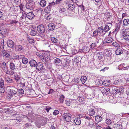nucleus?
Returning a JSON list of instances; mask_svg holds the SVG:
<instances>
[{"mask_svg":"<svg viewBox=\"0 0 129 129\" xmlns=\"http://www.w3.org/2000/svg\"><path fill=\"white\" fill-rule=\"evenodd\" d=\"M40 58L42 59V61L44 62V61H48L50 58V53L48 52H45L42 53V56H40Z\"/></svg>","mask_w":129,"mask_h":129,"instance_id":"obj_1","label":"nucleus"},{"mask_svg":"<svg viewBox=\"0 0 129 129\" xmlns=\"http://www.w3.org/2000/svg\"><path fill=\"white\" fill-rule=\"evenodd\" d=\"M72 115L69 113H64L63 114L62 117L63 120L68 122H72L71 118Z\"/></svg>","mask_w":129,"mask_h":129,"instance_id":"obj_2","label":"nucleus"},{"mask_svg":"<svg viewBox=\"0 0 129 129\" xmlns=\"http://www.w3.org/2000/svg\"><path fill=\"white\" fill-rule=\"evenodd\" d=\"M45 28L44 25L42 24L40 25L37 27L38 31L40 34H43L45 32Z\"/></svg>","mask_w":129,"mask_h":129,"instance_id":"obj_3","label":"nucleus"},{"mask_svg":"<svg viewBox=\"0 0 129 129\" xmlns=\"http://www.w3.org/2000/svg\"><path fill=\"white\" fill-rule=\"evenodd\" d=\"M1 67L4 72L6 74L9 70L8 67L7 66L6 64L4 62L1 63Z\"/></svg>","mask_w":129,"mask_h":129,"instance_id":"obj_4","label":"nucleus"},{"mask_svg":"<svg viewBox=\"0 0 129 129\" xmlns=\"http://www.w3.org/2000/svg\"><path fill=\"white\" fill-rule=\"evenodd\" d=\"M1 55L7 59H9L10 57V52L7 51H4L1 53Z\"/></svg>","mask_w":129,"mask_h":129,"instance_id":"obj_5","label":"nucleus"},{"mask_svg":"<svg viewBox=\"0 0 129 129\" xmlns=\"http://www.w3.org/2000/svg\"><path fill=\"white\" fill-rule=\"evenodd\" d=\"M17 89L16 88L13 86L11 87V89L10 90L9 94L11 96L15 95L17 92Z\"/></svg>","mask_w":129,"mask_h":129,"instance_id":"obj_6","label":"nucleus"},{"mask_svg":"<svg viewBox=\"0 0 129 129\" xmlns=\"http://www.w3.org/2000/svg\"><path fill=\"white\" fill-rule=\"evenodd\" d=\"M96 30L98 33H99V35L100 36L104 37V36L105 33V32H104L103 29V27L102 26L98 27V29Z\"/></svg>","mask_w":129,"mask_h":129,"instance_id":"obj_7","label":"nucleus"},{"mask_svg":"<svg viewBox=\"0 0 129 129\" xmlns=\"http://www.w3.org/2000/svg\"><path fill=\"white\" fill-rule=\"evenodd\" d=\"M34 2H28L26 4V8L28 9H32L34 7Z\"/></svg>","mask_w":129,"mask_h":129,"instance_id":"obj_8","label":"nucleus"},{"mask_svg":"<svg viewBox=\"0 0 129 129\" xmlns=\"http://www.w3.org/2000/svg\"><path fill=\"white\" fill-rule=\"evenodd\" d=\"M36 69L38 71H40L43 69V65L42 62L38 63L36 67Z\"/></svg>","mask_w":129,"mask_h":129,"instance_id":"obj_9","label":"nucleus"},{"mask_svg":"<svg viewBox=\"0 0 129 129\" xmlns=\"http://www.w3.org/2000/svg\"><path fill=\"white\" fill-rule=\"evenodd\" d=\"M112 92L114 94H118L120 92H122V89L120 88H115L113 89Z\"/></svg>","mask_w":129,"mask_h":129,"instance_id":"obj_10","label":"nucleus"},{"mask_svg":"<svg viewBox=\"0 0 129 129\" xmlns=\"http://www.w3.org/2000/svg\"><path fill=\"white\" fill-rule=\"evenodd\" d=\"M26 17L27 18L31 20L34 17V15L32 12H30L26 14Z\"/></svg>","mask_w":129,"mask_h":129,"instance_id":"obj_11","label":"nucleus"},{"mask_svg":"<svg viewBox=\"0 0 129 129\" xmlns=\"http://www.w3.org/2000/svg\"><path fill=\"white\" fill-rule=\"evenodd\" d=\"M7 44L8 47L12 48L14 46V43L12 41L9 40L7 41Z\"/></svg>","mask_w":129,"mask_h":129,"instance_id":"obj_12","label":"nucleus"},{"mask_svg":"<svg viewBox=\"0 0 129 129\" xmlns=\"http://www.w3.org/2000/svg\"><path fill=\"white\" fill-rule=\"evenodd\" d=\"M97 55L98 59L100 61H102L104 56V55L103 53L101 52H99L97 53Z\"/></svg>","mask_w":129,"mask_h":129,"instance_id":"obj_13","label":"nucleus"},{"mask_svg":"<svg viewBox=\"0 0 129 129\" xmlns=\"http://www.w3.org/2000/svg\"><path fill=\"white\" fill-rule=\"evenodd\" d=\"M112 39L110 37H107L105 38L103 41V43H110L112 42Z\"/></svg>","mask_w":129,"mask_h":129,"instance_id":"obj_14","label":"nucleus"},{"mask_svg":"<svg viewBox=\"0 0 129 129\" xmlns=\"http://www.w3.org/2000/svg\"><path fill=\"white\" fill-rule=\"evenodd\" d=\"M110 92V89L108 88H104L102 91V93L105 95H107Z\"/></svg>","mask_w":129,"mask_h":129,"instance_id":"obj_15","label":"nucleus"},{"mask_svg":"<svg viewBox=\"0 0 129 129\" xmlns=\"http://www.w3.org/2000/svg\"><path fill=\"white\" fill-rule=\"evenodd\" d=\"M87 122L88 123V125L92 128L93 126L94 122V121L91 119L87 121Z\"/></svg>","mask_w":129,"mask_h":129,"instance_id":"obj_16","label":"nucleus"},{"mask_svg":"<svg viewBox=\"0 0 129 129\" xmlns=\"http://www.w3.org/2000/svg\"><path fill=\"white\" fill-rule=\"evenodd\" d=\"M23 48L21 45H16L15 47V50L16 51L21 52Z\"/></svg>","mask_w":129,"mask_h":129,"instance_id":"obj_17","label":"nucleus"},{"mask_svg":"<svg viewBox=\"0 0 129 129\" xmlns=\"http://www.w3.org/2000/svg\"><path fill=\"white\" fill-rule=\"evenodd\" d=\"M81 120L79 117L76 118L74 120L75 123L77 125H79L81 124Z\"/></svg>","mask_w":129,"mask_h":129,"instance_id":"obj_18","label":"nucleus"},{"mask_svg":"<svg viewBox=\"0 0 129 129\" xmlns=\"http://www.w3.org/2000/svg\"><path fill=\"white\" fill-rule=\"evenodd\" d=\"M29 63L30 66L33 67H34L36 66L37 64L36 61L34 60H31L29 62Z\"/></svg>","mask_w":129,"mask_h":129,"instance_id":"obj_19","label":"nucleus"},{"mask_svg":"<svg viewBox=\"0 0 129 129\" xmlns=\"http://www.w3.org/2000/svg\"><path fill=\"white\" fill-rule=\"evenodd\" d=\"M122 83V81L121 79H118V80H115L114 81V83L115 85H118Z\"/></svg>","mask_w":129,"mask_h":129,"instance_id":"obj_20","label":"nucleus"},{"mask_svg":"<svg viewBox=\"0 0 129 129\" xmlns=\"http://www.w3.org/2000/svg\"><path fill=\"white\" fill-rule=\"evenodd\" d=\"M49 29L51 31H52L54 30L55 28L54 24L52 23H50L48 25Z\"/></svg>","mask_w":129,"mask_h":129,"instance_id":"obj_21","label":"nucleus"},{"mask_svg":"<svg viewBox=\"0 0 129 129\" xmlns=\"http://www.w3.org/2000/svg\"><path fill=\"white\" fill-rule=\"evenodd\" d=\"M5 81L7 83H11L13 82V80L11 79L8 77H6L5 79Z\"/></svg>","mask_w":129,"mask_h":129,"instance_id":"obj_22","label":"nucleus"},{"mask_svg":"<svg viewBox=\"0 0 129 129\" xmlns=\"http://www.w3.org/2000/svg\"><path fill=\"white\" fill-rule=\"evenodd\" d=\"M116 54L117 55H120L123 53L122 50L120 48H118L116 51Z\"/></svg>","mask_w":129,"mask_h":129,"instance_id":"obj_23","label":"nucleus"},{"mask_svg":"<svg viewBox=\"0 0 129 129\" xmlns=\"http://www.w3.org/2000/svg\"><path fill=\"white\" fill-rule=\"evenodd\" d=\"M123 23L124 26H128L129 25V20L127 19H124L123 21Z\"/></svg>","mask_w":129,"mask_h":129,"instance_id":"obj_24","label":"nucleus"},{"mask_svg":"<svg viewBox=\"0 0 129 129\" xmlns=\"http://www.w3.org/2000/svg\"><path fill=\"white\" fill-rule=\"evenodd\" d=\"M95 121L97 122H100L102 120V118L101 116L97 115L95 116Z\"/></svg>","mask_w":129,"mask_h":129,"instance_id":"obj_25","label":"nucleus"},{"mask_svg":"<svg viewBox=\"0 0 129 129\" xmlns=\"http://www.w3.org/2000/svg\"><path fill=\"white\" fill-rule=\"evenodd\" d=\"M115 29L114 31L115 32H117L119 31L120 28V26L119 24L116 23L115 24Z\"/></svg>","mask_w":129,"mask_h":129,"instance_id":"obj_26","label":"nucleus"},{"mask_svg":"<svg viewBox=\"0 0 129 129\" xmlns=\"http://www.w3.org/2000/svg\"><path fill=\"white\" fill-rule=\"evenodd\" d=\"M46 4V1L45 0H41L40 3V5L42 7H45Z\"/></svg>","mask_w":129,"mask_h":129,"instance_id":"obj_27","label":"nucleus"},{"mask_svg":"<svg viewBox=\"0 0 129 129\" xmlns=\"http://www.w3.org/2000/svg\"><path fill=\"white\" fill-rule=\"evenodd\" d=\"M87 78L86 76H82L80 79V80L83 84H84L86 81Z\"/></svg>","mask_w":129,"mask_h":129,"instance_id":"obj_28","label":"nucleus"},{"mask_svg":"<svg viewBox=\"0 0 129 129\" xmlns=\"http://www.w3.org/2000/svg\"><path fill=\"white\" fill-rule=\"evenodd\" d=\"M9 68L10 69L13 70L15 68V66L13 63L11 62L9 64Z\"/></svg>","mask_w":129,"mask_h":129,"instance_id":"obj_29","label":"nucleus"},{"mask_svg":"<svg viewBox=\"0 0 129 129\" xmlns=\"http://www.w3.org/2000/svg\"><path fill=\"white\" fill-rule=\"evenodd\" d=\"M95 112L94 110L93 109H92L89 111V114H88L90 115L93 116L95 114Z\"/></svg>","mask_w":129,"mask_h":129,"instance_id":"obj_30","label":"nucleus"},{"mask_svg":"<svg viewBox=\"0 0 129 129\" xmlns=\"http://www.w3.org/2000/svg\"><path fill=\"white\" fill-rule=\"evenodd\" d=\"M110 29V28L109 26L108 25H105L103 29V30L104 32H105V33L107 32L108 30Z\"/></svg>","mask_w":129,"mask_h":129,"instance_id":"obj_31","label":"nucleus"},{"mask_svg":"<svg viewBox=\"0 0 129 129\" xmlns=\"http://www.w3.org/2000/svg\"><path fill=\"white\" fill-rule=\"evenodd\" d=\"M103 85L105 86H108L110 84V80H106L103 81Z\"/></svg>","mask_w":129,"mask_h":129,"instance_id":"obj_32","label":"nucleus"},{"mask_svg":"<svg viewBox=\"0 0 129 129\" xmlns=\"http://www.w3.org/2000/svg\"><path fill=\"white\" fill-rule=\"evenodd\" d=\"M123 38L126 40H129V35L128 34H124L123 36Z\"/></svg>","mask_w":129,"mask_h":129,"instance_id":"obj_33","label":"nucleus"},{"mask_svg":"<svg viewBox=\"0 0 129 129\" xmlns=\"http://www.w3.org/2000/svg\"><path fill=\"white\" fill-rule=\"evenodd\" d=\"M51 41L54 43H57L58 42V40L55 37H51Z\"/></svg>","mask_w":129,"mask_h":129,"instance_id":"obj_34","label":"nucleus"},{"mask_svg":"<svg viewBox=\"0 0 129 129\" xmlns=\"http://www.w3.org/2000/svg\"><path fill=\"white\" fill-rule=\"evenodd\" d=\"M35 11L39 14L41 15L43 11V9L41 8H39L37 9Z\"/></svg>","mask_w":129,"mask_h":129,"instance_id":"obj_35","label":"nucleus"},{"mask_svg":"<svg viewBox=\"0 0 129 129\" xmlns=\"http://www.w3.org/2000/svg\"><path fill=\"white\" fill-rule=\"evenodd\" d=\"M14 78L15 80L17 81H18L20 79L19 75L17 73L15 74Z\"/></svg>","mask_w":129,"mask_h":129,"instance_id":"obj_36","label":"nucleus"},{"mask_svg":"<svg viewBox=\"0 0 129 129\" xmlns=\"http://www.w3.org/2000/svg\"><path fill=\"white\" fill-rule=\"evenodd\" d=\"M26 12L25 11H23L22 13V16L20 18L21 19H22L26 18Z\"/></svg>","mask_w":129,"mask_h":129,"instance_id":"obj_37","label":"nucleus"},{"mask_svg":"<svg viewBox=\"0 0 129 129\" xmlns=\"http://www.w3.org/2000/svg\"><path fill=\"white\" fill-rule=\"evenodd\" d=\"M5 91V87L3 86H0V93H3Z\"/></svg>","mask_w":129,"mask_h":129,"instance_id":"obj_38","label":"nucleus"},{"mask_svg":"<svg viewBox=\"0 0 129 129\" xmlns=\"http://www.w3.org/2000/svg\"><path fill=\"white\" fill-rule=\"evenodd\" d=\"M64 98V96L63 95L60 96L59 98V99L61 103H63Z\"/></svg>","mask_w":129,"mask_h":129,"instance_id":"obj_39","label":"nucleus"},{"mask_svg":"<svg viewBox=\"0 0 129 129\" xmlns=\"http://www.w3.org/2000/svg\"><path fill=\"white\" fill-rule=\"evenodd\" d=\"M66 11V8H61L59 9V11L60 13L62 14Z\"/></svg>","mask_w":129,"mask_h":129,"instance_id":"obj_40","label":"nucleus"},{"mask_svg":"<svg viewBox=\"0 0 129 129\" xmlns=\"http://www.w3.org/2000/svg\"><path fill=\"white\" fill-rule=\"evenodd\" d=\"M7 74H9L11 76L13 75L14 74H15L14 72L13 71V70H11L10 71H8Z\"/></svg>","mask_w":129,"mask_h":129,"instance_id":"obj_41","label":"nucleus"},{"mask_svg":"<svg viewBox=\"0 0 129 129\" xmlns=\"http://www.w3.org/2000/svg\"><path fill=\"white\" fill-rule=\"evenodd\" d=\"M88 47L86 46H84L82 47V49L83 50L84 53L87 52L89 51L87 50Z\"/></svg>","mask_w":129,"mask_h":129,"instance_id":"obj_42","label":"nucleus"},{"mask_svg":"<svg viewBox=\"0 0 129 129\" xmlns=\"http://www.w3.org/2000/svg\"><path fill=\"white\" fill-rule=\"evenodd\" d=\"M28 61V59L25 58H23L22 59V63L24 64H26Z\"/></svg>","mask_w":129,"mask_h":129,"instance_id":"obj_43","label":"nucleus"},{"mask_svg":"<svg viewBox=\"0 0 129 129\" xmlns=\"http://www.w3.org/2000/svg\"><path fill=\"white\" fill-rule=\"evenodd\" d=\"M44 45L46 47H49L50 45V43L48 41H46L44 42Z\"/></svg>","mask_w":129,"mask_h":129,"instance_id":"obj_44","label":"nucleus"},{"mask_svg":"<svg viewBox=\"0 0 129 129\" xmlns=\"http://www.w3.org/2000/svg\"><path fill=\"white\" fill-rule=\"evenodd\" d=\"M37 34V31L35 30H32L30 32V34L32 36H35Z\"/></svg>","mask_w":129,"mask_h":129,"instance_id":"obj_45","label":"nucleus"},{"mask_svg":"<svg viewBox=\"0 0 129 129\" xmlns=\"http://www.w3.org/2000/svg\"><path fill=\"white\" fill-rule=\"evenodd\" d=\"M7 33V30L6 29L0 30V34L2 35H4Z\"/></svg>","mask_w":129,"mask_h":129,"instance_id":"obj_46","label":"nucleus"},{"mask_svg":"<svg viewBox=\"0 0 129 129\" xmlns=\"http://www.w3.org/2000/svg\"><path fill=\"white\" fill-rule=\"evenodd\" d=\"M27 39L28 41H29L30 43H34V39L32 38H31L30 37H28Z\"/></svg>","mask_w":129,"mask_h":129,"instance_id":"obj_47","label":"nucleus"},{"mask_svg":"<svg viewBox=\"0 0 129 129\" xmlns=\"http://www.w3.org/2000/svg\"><path fill=\"white\" fill-rule=\"evenodd\" d=\"M51 8L49 5L48 6L45 8V10L47 12H49L50 11Z\"/></svg>","mask_w":129,"mask_h":129,"instance_id":"obj_48","label":"nucleus"},{"mask_svg":"<svg viewBox=\"0 0 129 129\" xmlns=\"http://www.w3.org/2000/svg\"><path fill=\"white\" fill-rule=\"evenodd\" d=\"M66 104L68 106H70L72 103L71 102L70 100H66L65 101Z\"/></svg>","mask_w":129,"mask_h":129,"instance_id":"obj_49","label":"nucleus"},{"mask_svg":"<svg viewBox=\"0 0 129 129\" xmlns=\"http://www.w3.org/2000/svg\"><path fill=\"white\" fill-rule=\"evenodd\" d=\"M18 93L20 94H24V91L22 89H19L18 90Z\"/></svg>","mask_w":129,"mask_h":129,"instance_id":"obj_50","label":"nucleus"},{"mask_svg":"<svg viewBox=\"0 0 129 129\" xmlns=\"http://www.w3.org/2000/svg\"><path fill=\"white\" fill-rule=\"evenodd\" d=\"M48 61H44V63L46 66L48 68H50L51 67V64L50 63L48 62Z\"/></svg>","mask_w":129,"mask_h":129,"instance_id":"obj_51","label":"nucleus"},{"mask_svg":"<svg viewBox=\"0 0 129 129\" xmlns=\"http://www.w3.org/2000/svg\"><path fill=\"white\" fill-rule=\"evenodd\" d=\"M18 22V21H16V20H11L10 23V24H11L14 25Z\"/></svg>","mask_w":129,"mask_h":129,"instance_id":"obj_52","label":"nucleus"},{"mask_svg":"<svg viewBox=\"0 0 129 129\" xmlns=\"http://www.w3.org/2000/svg\"><path fill=\"white\" fill-rule=\"evenodd\" d=\"M68 7H69V8L72 10H73L74 9L75 7V6L74 5L72 4L69 5Z\"/></svg>","mask_w":129,"mask_h":129,"instance_id":"obj_53","label":"nucleus"},{"mask_svg":"<svg viewBox=\"0 0 129 129\" xmlns=\"http://www.w3.org/2000/svg\"><path fill=\"white\" fill-rule=\"evenodd\" d=\"M18 116L17 115L14 114L12 115L11 116V117L12 118H13V119H13L17 120V118H18L17 117Z\"/></svg>","mask_w":129,"mask_h":129,"instance_id":"obj_54","label":"nucleus"},{"mask_svg":"<svg viewBox=\"0 0 129 129\" xmlns=\"http://www.w3.org/2000/svg\"><path fill=\"white\" fill-rule=\"evenodd\" d=\"M96 43H93L90 45V48H93L94 47H96Z\"/></svg>","mask_w":129,"mask_h":129,"instance_id":"obj_55","label":"nucleus"},{"mask_svg":"<svg viewBox=\"0 0 129 129\" xmlns=\"http://www.w3.org/2000/svg\"><path fill=\"white\" fill-rule=\"evenodd\" d=\"M61 61V59L59 58H57L55 59V62L56 63H59Z\"/></svg>","mask_w":129,"mask_h":129,"instance_id":"obj_56","label":"nucleus"},{"mask_svg":"<svg viewBox=\"0 0 129 129\" xmlns=\"http://www.w3.org/2000/svg\"><path fill=\"white\" fill-rule=\"evenodd\" d=\"M112 45L115 47H119V44L116 42H114L112 43Z\"/></svg>","mask_w":129,"mask_h":129,"instance_id":"obj_57","label":"nucleus"},{"mask_svg":"<svg viewBox=\"0 0 129 129\" xmlns=\"http://www.w3.org/2000/svg\"><path fill=\"white\" fill-rule=\"evenodd\" d=\"M106 122L107 124L109 125L111 124V121L110 119H106Z\"/></svg>","mask_w":129,"mask_h":129,"instance_id":"obj_58","label":"nucleus"},{"mask_svg":"<svg viewBox=\"0 0 129 129\" xmlns=\"http://www.w3.org/2000/svg\"><path fill=\"white\" fill-rule=\"evenodd\" d=\"M55 3L54 2H53L51 3H49V5L50 6V7L51 8L55 5Z\"/></svg>","mask_w":129,"mask_h":129,"instance_id":"obj_59","label":"nucleus"},{"mask_svg":"<svg viewBox=\"0 0 129 129\" xmlns=\"http://www.w3.org/2000/svg\"><path fill=\"white\" fill-rule=\"evenodd\" d=\"M59 112L58 110H55L54 111L53 114L54 115H56L59 114Z\"/></svg>","mask_w":129,"mask_h":129,"instance_id":"obj_60","label":"nucleus"},{"mask_svg":"<svg viewBox=\"0 0 129 129\" xmlns=\"http://www.w3.org/2000/svg\"><path fill=\"white\" fill-rule=\"evenodd\" d=\"M78 99L80 102H82L84 100V99L82 97H79Z\"/></svg>","mask_w":129,"mask_h":129,"instance_id":"obj_61","label":"nucleus"},{"mask_svg":"<svg viewBox=\"0 0 129 129\" xmlns=\"http://www.w3.org/2000/svg\"><path fill=\"white\" fill-rule=\"evenodd\" d=\"M116 129H122L121 125L120 124H117L116 126Z\"/></svg>","mask_w":129,"mask_h":129,"instance_id":"obj_62","label":"nucleus"},{"mask_svg":"<svg viewBox=\"0 0 129 129\" xmlns=\"http://www.w3.org/2000/svg\"><path fill=\"white\" fill-rule=\"evenodd\" d=\"M4 84V81L3 79H0V86H3Z\"/></svg>","mask_w":129,"mask_h":129,"instance_id":"obj_63","label":"nucleus"},{"mask_svg":"<svg viewBox=\"0 0 129 129\" xmlns=\"http://www.w3.org/2000/svg\"><path fill=\"white\" fill-rule=\"evenodd\" d=\"M99 35V33H98L96 30H95L93 32V36H94V37H96L97 35Z\"/></svg>","mask_w":129,"mask_h":129,"instance_id":"obj_64","label":"nucleus"}]
</instances>
